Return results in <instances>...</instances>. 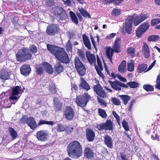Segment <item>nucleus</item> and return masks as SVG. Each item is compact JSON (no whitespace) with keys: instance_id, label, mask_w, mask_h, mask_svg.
Masks as SVG:
<instances>
[{"instance_id":"obj_1","label":"nucleus","mask_w":160,"mask_h":160,"mask_svg":"<svg viewBox=\"0 0 160 160\" xmlns=\"http://www.w3.org/2000/svg\"><path fill=\"white\" fill-rule=\"evenodd\" d=\"M47 46L48 50L52 53L58 61L65 64L69 63L68 55L64 48L49 44H47Z\"/></svg>"},{"instance_id":"obj_2","label":"nucleus","mask_w":160,"mask_h":160,"mask_svg":"<svg viewBox=\"0 0 160 160\" xmlns=\"http://www.w3.org/2000/svg\"><path fill=\"white\" fill-rule=\"evenodd\" d=\"M67 151L68 155L73 158H77L81 156L82 150L79 142L75 141L71 142L68 146Z\"/></svg>"},{"instance_id":"obj_3","label":"nucleus","mask_w":160,"mask_h":160,"mask_svg":"<svg viewBox=\"0 0 160 160\" xmlns=\"http://www.w3.org/2000/svg\"><path fill=\"white\" fill-rule=\"evenodd\" d=\"M96 81L97 82V84L94 86L93 88L94 92L98 96L97 97L98 101L101 106L106 107L107 106V103L102 98H106L107 96V93L99 84V81L96 80Z\"/></svg>"},{"instance_id":"obj_4","label":"nucleus","mask_w":160,"mask_h":160,"mask_svg":"<svg viewBox=\"0 0 160 160\" xmlns=\"http://www.w3.org/2000/svg\"><path fill=\"white\" fill-rule=\"evenodd\" d=\"M16 56L17 61L19 62L30 59L32 57V55L28 50L25 48L19 50Z\"/></svg>"},{"instance_id":"obj_5","label":"nucleus","mask_w":160,"mask_h":160,"mask_svg":"<svg viewBox=\"0 0 160 160\" xmlns=\"http://www.w3.org/2000/svg\"><path fill=\"white\" fill-rule=\"evenodd\" d=\"M91 99L90 95L87 92H84L82 95L77 96L75 101L78 106L84 108Z\"/></svg>"},{"instance_id":"obj_6","label":"nucleus","mask_w":160,"mask_h":160,"mask_svg":"<svg viewBox=\"0 0 160 160\" xmlns=\"http://www.w3.org/2000/svg\"><path fill=\"white\" fill-rule=\"evenodd\" d=\"M119 41V39L117 38L115 41L114 45L113 47V49L109 47L107 48L106 50L107 56L109 59V61L112 63V58L114 51L118 53L120 52Z\"/></svg>"},{"instance_id":"obj_7","label":"nucleus","mask_w":160,"mask_h":160,"mask_svg":"<svg viewBox=\"0 0 160 160\" xmlns=\"http://www.w3.org/2000/svg\"><path fill=\"white\" fill-rule=\"evenodd\" d=\"M74 63L75 68L79 74L81 76L84 75L86 73V69L78 57H75Z\"/></svg>"},{"instance_id":"obj_8","label":"nucleus","mask_w":160,"mask_h":160,"mask_svg":"<svg viewBox=\"0 0 160 160\" xmlns=\"http://www.w3.org/2000/svg\"><path fill=\"white\" fill-rule=\"evenodd\" d=\"M60 29L57 24H52L48 25L46 33L49 36H54L58 34Z\"/></svg>"},{"instance_id":"obj_9","label":"nucleus","mask_w":160,"mask_h":160,"mask_svg":"<svg viewBox=\"0 0 160 160\" xmlns=\"http://www.w3.org/2000/svg\"><path fill=\"white\" fill-rule=\"evenodd\" d=\"M54 13L55 16H56L59 20H63L68 18L67 14L62 7H57L55 10Z\"/></svg>"},{"instance_id":"obj_10","label":"nucleus","mask_w":160,"mask_h":160,"mask_svg":"<svg viewBox=\"0 0 160 160\" xmlns=\"http://www.w3.org/2000/svg\"><path fill=\"white\" fill-rule=\"evenodd\" d=\"M149 27V24L146 21L140 25L136 31V35L137 37L140 38L141 35L148 30Z\"/></svg>"},{"instance_id":"obj_11","label":"nucleus","mask_w":160,"mask_h":160,"mask_svg":"<svg viewBox=\"0 0 160 160\" xmlns=\"http://www.w3.org/2000/svg\"><path fill=\"white\" fill-rule=\"evenodd\" d=\"M97 61L98 66L96 65L95 63H94L95 68L98 74L104 78V75L102 72V71L103 70V68L102 66L101 61L98 55H97Z\"/></svg>"},{"instance_id":"obj_12","label":"nucleus","mask_w":160,"mask_h":160,"mask_svg":"<svg viewBox=\"0 0 160 160\" xmlns=\"http://www.w3.org/2000/svg\"><path fill=\"white\" fill-rule=\"evenodd\" d=\"M36 135L38 140L42 141H47L49 137L47 131L45 130H41L38 131Z\"/></svg>"},{"instance_id":"obj_13","label":"nucleus","mask_w":160,"mask_h":160,"mask_svg":"<svg viewBox=\"0 0 160 160\" xmlns=\"http://www.w3.org/2000/svg\"><path fill=\"white\" fill-rule=\"evenodd\" d=\"M64 112V116L67 119L71 120L74 117V111L70 106H67L66 107Z\"/></svg>"},{"instance_id":"obj_14","label":"nucleus","mask_w":160,"mask_h":160,"mask_svg":"<svg viewBox=\"0 0 160 160\" xmlns=\"http://www.w3.org/2000/svg\"><path fill=\"white\" fill-rule=\"evenodd\" d=\"M97 128L99 130L103 129L105 130H112V124L111 121H107L105 123H101L97 125Z\"/></svg>"},{"instance_id":"obj_15","label":"nucleus","mask_w":160,"mask_h":160,"mask_svg":"<svg viewBox=\"0 0 160 160\" xmlns=\"http://www.w3.org/2000/svg\"><path fill=\"white\" fill-rule=\"evenodd\" d=\"M148 16L147 14L141 13L140 16H136L134 18V24L136 26L139 24L141 22L147 19Z\"/></svg>"},{"instance_id":"obj_16","label":"nucleus","mask_w":160,"mask_h":160,"mask_svg":"<svg viewBox=\"0 0 160 160\" xmlns=\"http://www.w3.org/2000/svg\"><path fill=\"white\" fill-rule=\"evenodd\" d=\"M78 10L81 14L79 13H77V15L79 19L81 21H82V15L84 18H91V15L89 13L83 8H78Z\"/></svg>"},{"instance_id":"obj_17","label":"nucleus","mask_w":160,"mask_h":160,"mask_svg":"<svg viewBox=\"0 0 160 160\" xmlns=\"http://www.w3.org/2000/svg\"><path fill=\"white\" fill-rule=\"evenodd\" d=\"M21 74L25 76H28L31 71L30 66L28 64H25L22 65L20 68Z\"/></svg>"},{"instance_id":"obj_18","label":"nucleus","mask_w":160,"mask_h":160,"mask_svg":"<svg viewBox=\"0 0 160 160\" xmlns=\"http://www.w3.org/2000/svg\"><path fill=\"white\" fill-rule=\"evenodd\" d=\"M133 22V18H128L125 21V31L128 34H130L131 33Z\"/></svg>"},{"instance_id":"obj_19","label":"nucleus","mask_w":160,"mask_h":160,"mask_svg":"<svg viewBox=\"0 0 160 160\" xmlns=\"http://www.w3.org/2000/svg\"><path fill=\"white\" fill-rule=\"evenodd\" d=\"M80 82L78 85L80 89H83L88 91L90 89L89 85L83 78H80Z\"/></svg>"},{"instance_id":"obj_20","label":"nucleus","mask_w":160,"mask_h":160,"mask_svg":"<svg viewBox=\"0 0 160 160\" xmlns=\"http://www.w3.org/2000/svg\"><path fill=\"white\" fill-rule=\"evenodd\" d=\"M86 56L87 60L91 64H93L96 62V58L94 54L91 53L90 52H86Z\"/></svg>"},{"instance_id":"obj_21","label":"nucleus","mask_w":160,"mask_h":160,"mask_svg":"<svg viewBox=\"0 0 160 160\" xmlns=\"http://www.w3.org/2000/svg\"><path fill=\"white\" fill-rule=\"evenodd\" d=\"M83 42L85 46L89 50L91 49V44L90 41L88 37L86 34L82 35Z\"/></svg>"},{"instance_id":"obj_22","label":"nucleus","mask_w":160,"mask_h":160,"mask_svg":"<svg viewBox=\"0 0 160 160\" xmlns=\"http://www.w3.org/2000/svg\"><path fill=\"white\" fill-rule=\"evenodd\" d=\"M42 65L45 69L46 72L50 74H52L53 72L52 66L48 62H43Z\"/></svg>"},{"instance_id":"obj_23","label":"nucleus","mask_w":160,"mask_h":160,"mask_svg":"<svg viewBox=\"0 0 160 160\" xmlns=\"http://www.w3.org/2000/svg\"><path fill=\"white\" fill-rule=\"evenodd\" d=\"M86 135L87 138L89 141L91 142L94 140L95 134L93 131L88 128L87 129Z\"/></svg>"},{"instance_id":"obj_24","label":"nucleus","mask_w":160,"mask_h":160,"mask_svg":"<svg viewBox=\"0 0 160 160\" xmlns=\"http://www.w3.org/2000/svg\"><path fill=\"white\" fill-rule=\"evenodd\" d=\"M0 78L4 81L9 79L10 74L9 72L4 69H2L0 71Z\"/></svg>"},{"instance_id":"obj_25","label":"nucleus","mask_w":160,"mask_h":160,"mask_svg":"<svg viewBox=\"0 0 160 160\" xmlns=\"http://www.w3.org/2000/svg\"><path fill=\"white\" fill-rule=\"evenodd\" d=\"M8 131L9 134L10 136L11 137V140H14L18 137L17 132L13 128L9 127L8 128Z\"/></svg>"},{"instance_id":"obj_26","label":"nucleus","mask_w":160,"mask_h":160,"mask_svg":"<svg viewBox=\"0 0 160 160\" xmlns=\"http://www.w3.org/2000/svg\"><path fill=\"white\" fill-rule=\"evenodd\" d=\"M109 83L111 85L112 88L116 91H121V88L120 87V82L117 80L115 81H109Z\"/></svg>"},{"instance_id":"obj_27","label":"nucleus","mask_w":160,"mask_h":160,"mask_svg":"<svg viewBox=\"0 0 160 160\" xmlns=\"http://www.w3.org/2000/svg\"><path fill=\"white\" fill-rule=\"evenodd\" d=\"M142 51L145 58H148L149 57V50L146 43H143Z\"/></svg>"},{"instance_id":"obj_28","label":"nucleus","mask_w":160,"mask_h":160,"mask_svg":"<svg viewBox=\"0 0 160 160\" xmlns=\"http://www.w3.org/2000/svg\"><path fill=\"white\" fill-rule=\"evenodd\" d=\"M54 69L55 72L58 74L63 71L64 68L61 64L59 62H58L55 65Z\"/></svg>"},{"instance_id":"obj_29","label":"nucleus","mask_w":160,"mask_h":160,"mask_svg":"<svg viewBox=\"0 0 160 160\" xmlns=\"http://www.w3.org/2000/svg\"><path fill=\"white\" fill-rule=\"evenodd\" d=\"M8 101L7 95L5 93H2L0 95V104L6 107V105L7 104L6 102H7Z\"/></svg>"},{"instance_id":"obj_30","label":"nucleus","mask_w":160,"mask_h":160,"mask_svg":"<svg viewBox=\"0 0 160 160\" xmlns=\"http://www.w3.org/2000/svg\"><path fill=\"white\" fill-rule=\"evenodd\" d=\"M58 99L54 98L53 102L54 103V107L56 111H58L61 110L62 104L59 101H58Z\"/></svg>"},{"instance_id":"obj_31","label":"nucleus","mask_w":160,"mask_h":160,"mask_svg":"<svg viewBox=\"0 0 160 160\" xmlns=\"http://www.w3.org/2000/svg\"><path fill=\"white\" fill-rule=\"evenodd\" d=\"M104 142L108 147L112 148V142L111 137L108 135H105L104 137Z\"/></svg>"},{"instance_id":"obj_32","label":"nucleus","mask_w":160,"mask_h":160,"mask_svg":"<svg viewBox=\"0 0 160 160\" xmlns=\"http://www.w3.org/2000/svg\"><path fill=\"white\" fill-rule=\"evenodd\" d=\"M85 156L88 158H92L94 155V153L91 149L88 148H85Z\"/></svg>"},{"instance_id":"obj_33","label":"nucleus","mask_w":160,"mask_h":160,"mask_svg":"<svg viewBox=\"0 0 160 160\" xmlns=\"http://www.w3.org/2000/svg\"><path fill=\"white\" fill-rule=\"evenodd\" d=\"M147 65L145 64H140L138 65L137 68V72L138 73H141L143 72H146L148 70L145 71L147 68Z\"/></svg>"},{"instance_id":"obj_34","label":"nucleus","mask_w":160,"mask_h":160,"mask_svg":"<svg viewBox=\"0 0 160 160\" xmlns=\"http://www.w3.org/2000/svg\"><path fill=\"white\" fill-rule=\"evenodd\" d=\"M12 92L11 93L12 94L15 95H18L19 92L21 93L23 92V90H22L21 87L18 86H17L13 88H12Z\"/></svg>"},{"instance_id":"obj_35","label":"nucleus","mask_w":160,"mask_h":160,"mask_svg":"<svg viewBox=\"0 0 160 160\" xmlns=\"http://www.w3.org/2000/svg\"><path fill=\"white\" fill-rule=\"evenodd\" d=\"M118 70L121 73H124L126 70V62L125 60L122 61L120 64L118 68Z\"/></svg>"},{"instance_id":"obj_36","label":"nucleus","mask_w":160,"mask_h":160,"mask_svg":"<svg viewBox=\"0 0 160 160\" xmlns=\"http://www.w3.org/2000/svg\"><path fill=\"white\" fill-rule=\"evenodd\" d=\"M69 13L72 21L74 23L77 25L78 23V21L76 14L72 11L69 12Z\"/></svg>"},{"instance_id":"obj_37","label":"nucleus","mask_w":160,"mask_h":160,"mask_svg":"<svg viewBox=\"0 0 160 160\" xmlns=\"http://www.w3.org/2000/svg\"><path fill=\"white\" fill-rule=\"evenodd\" d=\"M134 61L133 60H131L128 63L127 70L129 72H132L134 68Z\"/></svg>"},{"instance_id":"obj_38","label":"nucleus","mask_w":160,"mask_h":160,"mask_svg":"<svg viewBox=\"0 0 160 160\" xmlns=\"http://www.w3.org/2000/svg\"><path fill=\"white\" fill-rule=\"evenodd\" d=\"M119 97L122 100L123 104L125 105L127 104L128 102L130 99V97L128 95H120Z\"/></svg>"},{"instance_id":"obj_39","label":"nucleus","mask_w":160,"mask_h":160,"mask_svg":"<svg viewBox=\"0 0 160 160\" xmlns=\"http://www.w3.org/2000/svg\"><path fill=\"white\" fill-rule=\"evenodd\" d=\"M135 49L132 47H129L128 48L126 51L127 54L131 56L132 58L135 57Z\"/></svg>"},{"instance_id":"obj_40","label":"nucleus","mask_w":160,"mask_h":160,"mask_svg":"<svg viewBox=\"0 0 160 160\" xmlns=\"http://www.w3.org/2000/svg\"><path fill=\"white\" fill-rule=\"evenodd\" d=\"M19 98L16 96V95L12 94L11 93V95L9 96L8 98L9 101L13 104H15L16 102L18 101Z\"/></svg>"},{"instance_id":"obj_41","label":"nucleus","mask_w":160,"mask_h":160,"mask_svg":"<svg viewBox=\"0 0 160 160\" xmlns=\"http://www.w3.org/2000/svg\"><path fill=\"white\" fill-rule=\"evenodd\" d=\"M27 123L31 128L34 129L38 125L37 124L35 121H27Z\"/></svg>"},{"instance_id":"obj_42","label":"nucleus","mask_w":160,"mask_h":160,"mask_svg":"<svg viewBox=\"0 0 160 160\" xmlns=\"http://www.w3.org/2000/svg\"><path fill=\"white\" fill-rule=\"evenodd\" d=\"M127 84L131 88H136L139 87V83L135 81H131L127 83Z\"/></svg>"},{"instance_id":"obj_43","label":"nucleus","mask_w":160,"mask_h":160,"mask_svg":"<svg viewBox=\"0 0 160 160\" xmlns=\"http://www.w3.org/2000/svg\"><path fill=\"white\" fill-rule=\"evenodd\" d=\"M159 38V37L158 35H151L148 37V40L149 42H155L157 41Z\"/></svg>"},{"instance_id":"obj_44","label":"nucleus","mask_w":160,"mask_h":160,"mask_svg":"<svg viewBox=\"0 0 160 160\" xmlns=\"http://www.w3.org/2000/svg\"><path fill=\"white\" fill-rule=\"evenodd\" d=\"M111 102L114 105L117 106L120 105L121 103L120 100L115 97H112L111 98Z\"/></svg>"},{"instance_id":"obj_45","label":"nucleus","mask_w":160,"mask_h":160,"mask_svg":"<svg viewBox=\"0 0 160 160\" xmlns=\"http://www.w3.org/2000/svg\"><path fill=\"white\" fill-rule=\"evenodd\" d=\"M144 89L147 92L153 91L154 88L153 86L149 84H145L143 86Z\"/></svg>"},{"instance_id":"obj_46","label":"nucleus","mask_w":160,"mask_h":160,"mask_svg":"<svg viewBox=\"0 0 160 160\" xmlns=\"http://www.w3.org/2000/svg\"><path fill=\"white\" fill-rule=\"evenodd\" d=\"M11 139L8 135L5 134L3 136L2 143L4 144L9 143Z\"/></svg>"},{"instance_id":"obj_47","label":"nucleus","mask_w":160,"mask_h":160,"mask_svg":"<svg viewBox=\"0 0 160 160\" xmlns=\"http://www.w3.org/2000/svg\"><path fill=\"white\" fill-rule=\"evenodd\" d=\"M99 115L103 118H106L107 117V115L106 112L101 108L98 109Z\"/></svg>"},{"instance_id":"obj_48","label":"nucleus","mask_w":160,"mask_h":160,"mask_svg":"<svg viewBox=\"0 0 160 160\" xmlns=\"http://www.w3.org/2000/svg\"><path fill=\"white\" fill-rule=\"evenodd\" d=\"M77 53L82 60H84L85 59V53L81 49H78Z\"/></svg>"},{"instance_id":"obj_49","label":"nucleus","mask_w":160,"mask_h":160,"mask_svg":"<svg viewBox=\"0 0 160 160\" xmlns=\"http://www.w3.org/2000/svg\"><path fill=\"white\" fill-rule=\"evenodd\" d=\"M55 3L54 0H46L45 5L47 6L52 7L54 5Z\"/></svg>"},{"instance_id":"obj_50","label":"nucleus","mask_w":160,"mask_h":160,"mask_svg":"<svg viewBox=\"0 0 160 160\" xmlns=\"http://www.w3.org/2000/svg\"><path fill=\"white\" fill-rule=\"evenodd\" d=\"M44 72L43 68L42 67H39L36 68V72L38 75H41Z\"/></svg>"},{"instance_id":"obj_51","label":"nucleus","mask_w":160,"mask_h":160,"mask_svg":"<svg viewBox=\"0 0 160 160\" xmlns=\"http://www.w3.org/2000/svg\"><path fill=\"white\" fill-rule=\"evenodd\" d=\"M53 122L52 121H40L38 123V125L40 126L42 124H46L48 125H52L53 124Z\"/></svg>"},{"instance_id":"obj_52","label":"nucleus","mask_w":160,"mask_h":160,"mask_svg":"<svg viewBox=\"0 0 160 160\" xmlns=\"http://www.w3.org/2000/svg\"><path fill=\"white\" fill-rule=\"evenodd\" d=\"M112 15L117 16L121 14V10L120 9L114 8L112 12Z\"/></svg>"},{"instance_id":"obj_53","label":"nucleus","mask_w":160,"mask_h":160,"mask_svg":"<svg viewBox=\"0 0 160 160\" xmlns=\"http://www.w3.org/2000/svg\"><path fill=\"white\" fill-rule=\"evenodd\" d=\"M56 129L58 132H61L64 131L65 128L63 125L60 124H58L57 126Z\"/></svg>"},{"instance_id":"obj_54","label":"nucleus","mask_w":160,"mask_h":160,"mask_svg":"<svg viewBox=\"0 0 160 160\" xmlns=\"http://www.w3.org/2000/svg\"><path fill=\"white\" fill-rule=\"evenodd\" d=\"M29 49L32 53H36L37 52V47L34 45H32L29 47Z\"/></svg>"},{"instance_id":"obj_55","label":"nucleus","mask_w":160,"mask_h":160,"mask_svg":"<svg viewBox=\"0 0 160 160\" xmlns=\"http://www.w3.org/2000/svg\"><path fill=\"white\" fill-rule=\"evenodd\" d=\"M14 152H19L21 149V146L18 143H16L14 145Z\"/></svg>"},{"instance_id":"obj_56","label":"nucleus","mask_w":160,"mask_h":160,"mask_svg":"<svg viewBox=\"0 0 160 160\" xmlns=\"http://www.w3.org/2000/svg\"><path fill=\"white\" fill-rule=\"evenodd\" d=\"M66 48L67 50H71L72 48V45L71 42L70 40H69L66 45Z\"/></svg>"},{"instance_id":"obj_57","label":"nucleus","mask_w":160,"mask_h":160,"mask_svg":"<svg viewBox=\"0 0 160 160\" xmlns=\"http://www.w3.org/2000/svg\"><path fill=\"white\" fill-rule=\"evenodd\" d=\"M122 125L124 129L127 131H128L129 130L128 123L126 121H123L122 122Z\"/></svg>"},{"instance_id":"obj_58","label":"nucleus","mask_w":160,"mask_h":160,"mask_svg":"<svg viewBox=\"0 0 160 160\" xmlns=\"http://www.w3.org/2000/svg\"><path fill=\"white\" fill-rule=\"evenodd\" d=\"M116 0H104V2L106 4H109L112 2L115 5H118L116 3Z\"/></svg>"},{"instance_id":"obj_59","label":"nucleus","mask_w":160,"mask_h":160,"mask_svg":"<svg viewBox=\"0 0 160 160\" xmlns=\"http://www.w3.org/2000/svg\"><path fill=\"white\" fill-rule=\"evenodd\" d=\"M20 120H34L33 118H28V116L27 115H24L22 116V118Z\"/></svg>"},{"instance_id":"obj_60","label":"nucleus","mask_w":160,"mask_h":160,"mask_svg":"<svg viewBox=\"0 0 160 160\" xmlns=\"http://www.w3.org/2000/svg\"><path fill=\"white\" fill-rule=\"evenodd\" d=\"M157 19H153L151 20V25L152 26H154L158 24Z\"/></svg>"},{"instance_id":"obj_61","label":"nucleus","mask_w":160,"mask_h":160,"mask_svg":"<svg viewBox=\"0 0 160 160\" xmlns=\"http://www.w3.org/2000/svg\"><path fill=\"white\" fill-rule=\"evenodd\" d=\"M112 114L114 116V117L116 119V120H120V117L118 116V115L117 113L116 112L113 111L112 112Z\"/></svg>"},{"instance_id":"obj_62","label":"nucleus","mask_w":160,"mask_h":160,"mask_svg":"<svg viewBox=\"0 0 160 160\" xmlns=\"http://www.w3.org/2000/svg\"><path fill=\"white\" fill-rule=\"evenodd\" d=\"M135 100L134 99L132 100L130 102V104L129 106V108H128V110L129 111H131L132 106L133 105V103L135 102Z\"/></svg>"},{"instance_id":"obj_63","label":"nucleus","mask_w":160,"mask_h":160,"mask_svg":"<svg viewBox=\"0 0 160 160\" xmlns=\"http://www.w3.org/2000/svg\"><path fill=\"white\" fill-rule=\"evenodd\" d=\"M90 38L91 41V42L93 46L94 47V48L96 49V43L95 42L94 40V38L92 36V35H90Z\"/></svg>"},{"instance_id":"obj_64","label":"nucleus","mask_w":160,"mask_h":160,"mask_svg":"<svg viewBox=\"0 0 160 160\" xmlns=\"http://www.w3.org/2000/svg\"><path fill=\"white\" fill-rule=\"evenodd\" d=\"M71 89H73L75 91H77L78 90V87L77 85L75 83L71 84Z\"/></svg>"}]
</instances>
